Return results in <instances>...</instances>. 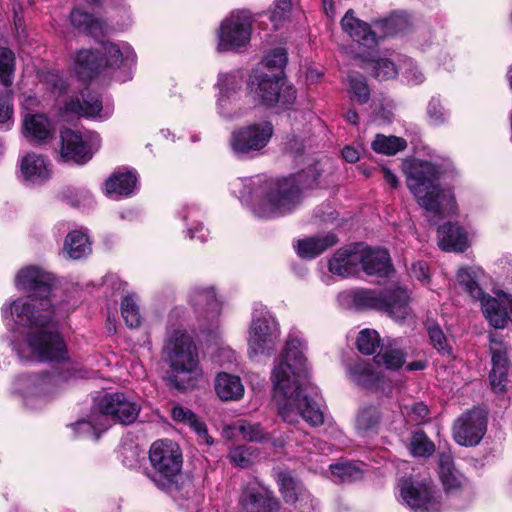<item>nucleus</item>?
I'll use <instances>...</instances> for the list:
<instances>
[{"label": "nucleus", "mask_w": 512, "mask_h": 512, "mask_svg": "<svg viewBox=\"0 0 512 512\" xmlns=\"http://www.w3.org/2000/svg\"><path fill=\"white\" fill-rule=\"evenodd\" d=\"M303 349L299 338H288L284 358L273 370L275 397L279 414L285 422L292 424L302 418L312 426H319L324 417L317 404L306 394L310 383Z\"/></svg>", "instance_id": "1"}, {"label": "nucleus", "mask_w": 512, "mask_h": 512, "mask_svg": "<svg viewBox=\"0 0 512 512\" xmlns=\"http://www.w3.org/2000/svg\"><path fill=\"white\" fill-rule=\"evenodd\" d=\"M314 168L282 180H266L260 176L239 179L234 188L240 199L260 218H275L291 213L301 202L302 191L316 183Z\"/></svg>", "instance_id": "2"}, {"label": "nucleus", "mask_w": 512, "mask_h": 512, "mask_svg": "<svg viewBox=\"0 0 512 512\" xmlns=\"http://www.w3.org/2000/svg\"><path fill=\"white\" fill-rule=\"evenodd\" d=\"M406 184L426 216L437 220L456 212V200L450 189L442 188L439 178L443 166L426 160L412 159L403 164Z\"/></svg>", "instance_id": "3"}, {"label": "nucleus", "mask_w": 512, "mask_h": 512, "mask_svg": "<svg viewBox=\"0 0 512 512\" xmlns=\"http://www.w3.org/2000/svg\"><path fill=\"white\" fill-rule=\"evenodd\" d=\"M170 367L168 380L177 390L194 388L202 378L198 349L192 337L184 331H173L166 345Z\"/></svg>", "instance_id": "4"}, {"label": "nucleus", "mask_w": 512, "mask_h": 512, "mask_svg": "<svg viewBox=\"0 0 512 512\" xmlns=\"http://www.w3.org/2000/svg\"><path fill=\"white\" fill-rule=\"evenodd\" d=\"M487 275L477 266L463 267L457 271L456 287L480 304L483 315L489 320H512V296L502 291L495 296L485 292Z\"/></svg>", "instance_id": "5"}, {"label": "nucleus", "mask_w": 512, "mask_h": 512, "mask_svg": "<svg viewBox=\"0 0 512 512\" xmlns=\"http://www.w3.org/2000/svg\"><path fill=\"white\" fill-rule=\"evenodd\" d=\"M339 300L357 310L382 311L388 317L398 320L410 317L409 293L407 289L398 285L384 292L364 288L347 290L339 294Z\"/></svg>", "instance_id": "6"}, {"label": "nucleus", "mask_w": 512, "mask_h": 512, "mask_svg": "<svg viewBox=\"0 0 512 512\" xmlns=\"http://www.w3.org/2000/svg\"><path fill=\"white\" fill-rule=\"evenodd\" d=\"M75 303L49 295L31 294L8 299L1 308L4 318L21 320H61L69 317Z\"/></svg>", "instance_id": "7"}, {"label": "nucleus", "mask_w": 512, "mask_h": 512, "mask_svg": "<svg viewBox=\"0 0 512 512\" xmlns=\"http://www.w3.org/2000/svg\"><path fill=\"white\" fill-rule=\"evenodd\" d=\"M150 469L147 477L161 490H178V477L182 469V454L178 445L170 440L155 441L149 450Z\"/></svg>", "instance_id": "8"}, {"label": "nucleus", "mask_w": 512, "mask_h": 512, "mask_svg": "<svg viewBox=\"0 0 512 512\" xmlns=\"http://www.w3.org/2000/svg\"><path fill=\"white\" fill-rule=\"evenodd\" d=\"M17 330L25 334V341L35 359L40 362L66 360L68 351L63 337L49 322H14Z\"/></svg>", "instance_id": "9"}, {"label": "nucleus", "mask_w": 512, "mask_h": 512, "mask_svg": "<svg viewBox=\"0 0 512 512\" xmlns=\"http://www.w3.org/2000/svg\"><path fill=\"white\" fill-rule=\"evenodd\" d=\"M248 90L255 101L267 107L288 109L296 100V89L284 77L258 69L249 78Z\"/></svg>", "instance_id": "10"}, {"label": "nucleus", "mask_w": 512, "mask_h": 512, "mask_svg": "<svg viewBox=\"0 0 512 512\" xmlns=\"http://www.w3.org/2000/svg\"><path fill=\"white\" fill-rule=\"evenodd\" d=\"M253 32V18L250 12L236 10L226 16L217 29L216 50L223 52H239L246 48Z\"/></svg>", "instance_id": "11"}, {"label": "nucleus", "mask_w": 512, "mask_h": 512, "mask_svg": "<svg viewBox=\"0 0 512 512\" xmlns=\"http://www.w3.org/2000/svg\"><path fill=\"white\" fill-rule=\"evenodd\" d=\"M405 23L406 20L404 16L393 14L376 23L375 29L372 30L366 22L356 18L352 10H348L341 21L345 33H347L353 41L367 48H371L377 44V31L382 32V35L379 37L393 35L398 33L404 27Z\"/></svg>", "instance_id": "12"}, {"label": "nucleus", "mask_w": 512, "mask_h": 512, "mask_svg": "<svg viewBox=\"0 0 512 512\" xmlns=\"http://www.w3.org/2000/svg\"><path fill=\"white\" fill-rule=\"evenodd\" d=\"M273 135L268 121L248 124L235 129L230 136V147L238 157H254L263 150Z\"/></svg>", "instance_id": "13"}, {"label": "nucleus", "mask_w": 512, "mask_h": 512, "mask_svg": "<svg viewBox=\"0 0 512 512\" xmlns=\"http://www.w3.org/2000/svg\"><path fill=\"white\" fill-rule=\"evenodd\" d=\"M60 157L65 162L84 164L88 162L100 146L99 136L95 133L82 135L71 129H64L60 134Z\"/></svg>", "instance_id": "14"}, {"label": "nucleus", "mask_w": 512, "mask_h": 512, "mask_svg": "<svg viewBox=\"0 0 512 512\" xmlns=\"http://www.w3.org/2000/svg\"><path fill=\"white\" fill-rule=\"evenodd\" d=\"M94 409L102 420L111 418L122 424L133 423L139 414L140 406L124 393H105L94 399Z\"/></svg>", "instance_id": "15"}, {"label": "nucleus", "mask_w": 512, "mask_h": 512, "mask_svg": "<svg viewBox=\"0 0 512 512\" xmlns=\"http://www.w3.org/2000/svg\"><path fill=\"white\" fill-rule=\"evenodd\" d=\"M400 497L414 512H439L440 505L426 481L405 479L399 483Z\"/></svg>", "instance_id": "16"}, {"label": "nucleus", "mask_w": 512, "mask_h": 512, "mask_svg": "<svg viewBox=\"0 0 512 512\" xmlns=\"http://www.w3.org/2000/svg\"><path fill=\"white\" fill-rule=\"evenodd\" d=\"M487 427L485 414L473 409L462 414L453 425L454 440L462 446H475L483 438Z\"/></svg>", "instance_id": "17"}, {"label": "nucleus", "mask_w": 512, "mask_h": 512, "mask_svg": "<svg viewBox=\"0 0 512 512\" xmlns=\"http://www.w3.org/2000/svg\"><path fill=\"white\" fill-rule=\"evenodd\" d=\"M54 276L41 266L28 265L17 271L14 277V286L19 291H30L33 294L49 295L57 298L53 293Z\"/></svg>", "instance_id": "18"}, {"label": "nucleus", "mask_w": 512, "mask_h": 512, "mask_svg": "<svg viewBox=\"0 0 512 512\" xmlns=\"http://www.w3.org/2000/svg\"><path fill=\"white\" fill-rule=\"evenodd\" d=\"M240 505L244 512H278L280 502L273 492L257 482H251L243 489Z\"/></svg>", "instance_id": "19"}, {"label": "nucleus", "mask_w": 512, "mask_h": 512, "mask_svg": "<svg viewBox=\"0 0 512 512\" xmlns=\"http://www.w3.org/2000/svg\"><path fill=\"white\" fill-rule=\"evenodd\" d=\"M75 114L85 117L107 118L112 114L110 107H102L100 96L88 89L81 92L80 96L70 97L61 108V115Z\"/></svg>", "instance_id": "20"}, {"label": "nucleus", "mask_w": 512, "mask_h": 512, "mask_svg": "<svg viewBox=\"0 0 512 512\" xmlns=\"http://www.w3.org/2000/svg\"><path fill=\"white\" fill-rule=\"evenodd\" d=\"M280 492L287 503L296 504L300 512H316L318 501L290 473L279 474Z\"/></svg>", "instance_id": "21"}, {"label": "nucleus", "mask_w": 512, "mask_h": 512, "mask_svg": "<svg viewBox=\"0 0 512 512\" xmlns=\"http://www.w3.org/2000/svg\"><path fill=\"white\" fill-rule=\"evenodd\" d=\"M19 179L27 185H41L51 178L52 165L43 155L28 152L18 161Z\"/></svg>", "instance_id": "22"}, {"label": "nucleus", "mask_w": 512, "mask_h": 512, "mask_svg": "<svg viewBox=\"0 0 512 512\" xmlns=\"http://www.w3.org/2000/svg\"><path fill=\"white\" fill-rule=\"evenodd\" d=\"M23 136L32 143L44 144L55 135L54 123L42 113H26L22 120Z\"/></svg>", "instance_id": "23"}, {"label": "nucleus", "mask_w": 512, "mask_h": 512, "mask_svg": "<svg viewBox=\"0 0 512 512\" xmlns=\"http://www.w3.org/2000/svg\"><path fill=\"white\" fill-rule=\"evenodd\" d=\"M359 253L362 256L359 259V265L367 275L384 278L393 271L390 256L386 250L359 243Z\"/></svg>", "instance_id": "24"}, {"label": "nucleus", "mask_w": 512, "mask_h": 512, "mask_svg": "<svg viewBox=\"0 0 512 512\" xmlns=\"http://www.w3.org/2000/svg\"><path fill=\"white\" fill-rule=\"evenodd\" d=\"M359 243L338 249L329 260V271L342 278L354 275L359 269Z\"/></svg>", "instance_id": "25"}, {"label": "nucleus", "mask_w": 512, "mask_h": 512, "mask_svg": "<svg viewBox=\"0 0 512 512\" xmlns=\"http://www.w3.org/2000/svg\"><path fill=\"white\" fill-rule=\"evenodd\" d=\"M277 336V322H252L249 346L254 354H264L272 349Z\"/></svg>", "instance_id": "26"}, {"label": "nucleus", "mask_w": 512, "mask_h": 512, "mask_svg": "<svg viewBox=\"0 0 512 512\" xmlns=\"http://www.w3.org/2000/svg\"><path fill=\"white\" fill-rule=\"evenodd\" d=\"M63 380H65L63 375H27L18 377L15 386L21 393L46 395Z\"/></svg>", "instance_id": "27"}, {"label": "nucleus", "mask_w": 512, "mask_h": 512, "mask_svg": "<svg viewBox=\"0 0 512 512\" xmlns=\"http://www.w3.org/2000/svg\"><path fill=\"white\" fill-rule=\"evenodd\" d=\"M190 303L198 310L206 312L207 317H216L222 309V301L213 286L194 287L189 294Z\"/></svg>", "instance_id": "28"}, {"label": "nucleus", "mask_w": 512, "mask_h": 512, "mask_svg": "<svg viewBox=\"0 0 512 512\" xmlns=\"http://www.w3.org/2000/svg\"><path fill=\"white\" fill-rule=\"evenodd\" d=\"M399 58L401 57L397 59L386 56L364 58L362 68L379 81L394 79L400 71Z\"/></svg>", "instance_id": "29"}, {"label": "nucleus", "mask_w": 512, "mask_h": 512, "mask_svg": "<svg viewBox=\"0 0 512 512\" xmlns=\"http://www.w3.org/2000/svg\"><path fill=\"white\" fill-rule=\"evenodd\" d=\"M438 244L446 251L461 252L468 246L465 230L457 224L447 223L438 228Z\"/></svg>", "instance_id": "30"}, {"label": "nucleus", "mask_w": 512, "mask_h": 512, "mask_svg": "<svg viewBox=\"0 0 512 512\" xmlns=\"http://www.w3.org/2000/svg\"><path fill=\"white\" fill-rule=\"evenodd\" d=\"M337 243V236L334 233H328L321 236L300 239L297 241L295 247L297 254L301 258L312 259Z\"/></svg>", "instance_id": "31"}, {"label": "nucleus", "mask_w": 512, "mask_h": 512, "mask_svg": "<svg viewBox=\"0 0 512 512\" xmlns=\"http://www.w3.org/2000/svg\"><path fill=\"white\" fill-rule=\"evenodd\" d=\"M137 186V177L133 171L119 170L105 182L106 193L114 198L131 195Z\"/></svg>", "instance_id": "32"}, {"label": "nucleus", "mask_w": 512, "mask_h": 512, "mask_svg": "<svg viewBox=\"0 0 512 512\" xmlns=\"http://www.w3.org/2000/svg\"><path fill=\"white\" fill-rule=\"evenodd\" d=\"M103 54V67H120L125 62H133L135 54L133 49L127 43L104 42L101 45Z\"/></svg>", "instance_id": "33"}, {"label": "nucleus", "mask_w": 512, "mask_h": 512, "mask_svg": "<svg viewBox=\"0 0 512 512\" xmlns=\"http://www.w3.org/2000/svg\"><path fill=\"white\" fill-rule=\"evenodd\" d=\"M215 389L217 395L224 401L240 400L245 391L240 377L225 372L217 375Z\"/></svg>", "instance_id": "34"}, {"label": "nucleus", "mask_w": 512, "mask_h": 512, "mask_svg": "<svg viewBox=\"0 0 512 512\" xmlns=\"http://www.w3.org/2000/svg\"><path fill=\"white\" fill-rule=\"evenodd\" d=\"M103 68V59L93 50L83 49L76 53L73 70L81 78H92Z\"/></svg>", "instance_id": "35"}, {"label": "nucleus", "mask_w": 512, "mask_h": 512, "mask_svg": "<svg viewBox=\"0 0 512 512\" xmlns=\"http://www.w3.org/2000/svg\"><path fill=\"white\" fill-rule=\"evenodd\" d=\"M172 418L190 426L198 435L199 441L207 445L213 444V438L208 434L206 425L189 409L176 405L171 410Z\"/></svg>", "instance_id": "36"}, {"label": "nucleus", "mask_w": 512, "mask_h": 512, "mask_svg": "<svg viewBox=\"0 0 512 512\" xmlns=\"http://www.w3.org/2000/svg\"><path fill=\"white\" fill-rule=\"evenodd\" d=\"M201 211L194 205L186 206L181 211V218L187 226L186 236L190 239H197L206 242L209 230L199 221Z\"/></svg>", "instance_id": "37"}, {"label": "nucleus", "mask_w": 512, "mask_h": 512, "mask_svg": "<svg viewBox=\"0 0 512 512\" xmlns=\"http://www.w3.org/2000/svg\"><path fill=\"white\" fill-rule=\"evenodd\" d=\"M489 342L492 358V379H496L497 373H500V377H503L505 369H508L506 346L497 333L489 334Z\"/></svg>", "instance_id": "38"}, {"label": "nucleus", "mask_w": 512, "mask_h": 512, "mask_svg": "<svg viewBox=\"0 0 512 512\" xmlns=\"http://www.w3.org/2000/svg\"><path fill=\"white\" fill-rule=\"evenodd\" d=\"M64 252L71 259L78 260L91 252L88 236L82 231H72L65 239Z\"/></svg>", "instance_id": "39"}, {"label": "nucleus", "mask_w": 512, "mask_h": 512, "mask_svg": "<svg viewBox=\"0 0 512 512\" xmlns=\"http://www.w3.org/2000/svg\"><path fill=\"white\" fill-rule=\"evenodd\" d=\"M347 92L351 101L360 105L366 104L370 100V87L366 78L359 73L352 72L348 75Z\"/></svg>", "instance_id": "40"}, {"label": "nucleus", "mask_w": 512, "mask_h": 512, "mask_svg": "<svg viewBox=\"0 0 512 512\" xmlns=\"http://www.w3.org/2000/svg\"><path fill=\"white\" fill-rule=\"evenodd\" d=\"M350 378L358 385L372 387L380 379L372 364L359 360L349 367Z\"/></svg>", "instance_id": "41"}, {"label": "nucleus", "mask_w": 512, "mask_h": 512, "mask_svg": "<svg viewBox=\"0 0 512 512\" xmlns=\"http://www.w3.org/2000/svg\"><path fill=\"white\" fill-rule=\"evenodd\" d=\"M71 23L80 31H84L92 36H98L103 33L104 23L80 9H74L71 12Z\"/></svg>", "instance_id": "42"}, {"label": "nucleus", "mask_w": 512, "mask_h": 512, "mask_svg": "<svg viewBox=\"0 0 512 512\" xmlns=\"http://www.w3.org/2000/svg\"><path fill=\"white\" fill-rule=\"evenodd\" d=\"M16 71V57L7 47H0V84L3 89H10Z\"/></svg>", "instance_id": "43"}, {"label": "nucleus", "mask_w": 512, "mask_h": 512, "mask_svg": "<svg viewBox=\"0 0 512 512\" xmlns=\"http://www.w3.org/2000/svg\"><path fill=\"white\" fill-rule=\"evenodd\" d=\"M332 481L335 483H351L362 478L363 471L354 463H337L330 465Z\"/></svg>", "instance_id": "44"}, {"label": "nucleus", "mask_w": 512, "mask_h": 512, "mask_svg": "<svg viewBox=\"0 0 512 512\" xmlns=\"http://www.w3.org/2000/svg\"><path fill=\"white\" fill-rule=\"evenodd\" d=\"M217 112L226 120H234L242 116V110L239 106V98L235 95L218 92Z\"/></svg>", "instance_id": "45"}, {"label": "nucleus", "mask_w": 512, "mask_h": 512, "mask_svg": "<svg viewBox=\"0 0 512 512\" xmlns=\"http://www.w3.org/2000/svg\"><path fill=\"white\" fill-rule=\"evenodd\" d=\"M106 428V424L95 409L89 420H80L73 425V429L78 435L91 437L96 440L99 438L100 433L106 430Z\"/></svg>", "instance_id": "46"}, {"label": "nucleus", "mask_w": 512, "mask_h": 512, "mask_svg": "<svg viewBox=\"0 0 512 512\" xmlns=\"http://www.w3.org/2000/svg\"><path fill=\"white\" fill-rule=\"evenodd\" d=\"M407 147L405 139L396 136H385L377 134L372 142V148L377 153L394 155Z\"/></svg>", "instance_id": "47"}, {"label": "nucleus", "mask_w": 512, "mask_h": 512, "mask_svg": "<svg viewBox=\"0 0 512 512\" xmlns=\"http://www.w3.org/2000/svg\"><path fill=\"white\" fill-rule=\"evenodd\" d=\"M399 60L401 75L408 85H420L426 80L422 69L413 59L403 56Z\"/></svg>", "instance_id": "48"}, {"label": "nucleus", "mask_w": 512, "mask_h": 512, "mask_svg": "<svg viewBox=\"0 0 512 512\" xmlns=\"http://www.w3.org/2000/svg\"><path fill=\"white\" fill-rule=\"evenodd\" d=\"M375 359L387 369L398 370L406 362V353L400 348L389 346L377 354Z\"/></svg>", "instance_id": "49"}, {"label": "nucleus", "mask_w": 512, "mask_h": 512, "mask_svg": "<svg viewBox=\"0 0 512 512\" xmlns=\"http://www.w3.org/2000/svg\"><path fill=\"white\" fill-rule=\"evenodd\" d=\"M242 83V73L240 71H231L228 73H220L216 86L219 92H224V90H226V94L238 96Z\"/></svg>", "instance_id": "50"}, {"label": "nucleus", "mask_w": 512, "mask_h": 512, "mask_svg": "<svg viewBox=\"0 0 512 512\" xmlns=\"http://www.w3.org/2000/svg\"><path fill=\"white\" fill-rule=\"evenodd\" d=\"M380 341L376 330L363 329L359 332L356 340L357 349L364 355H372L380 346Z\"/></svg>", "instance_id": "51"}, {"label": "nucleus", "mask_w": 512, "mask_h": 512, "mask_svg": "<svg viewBox=\"0 0 512 512\" xmlns=\"http://www.w3.org/2000/svg\"><path fill=\"white\" fill-rule=\"evenodd\" d=\"M13 92L11 89L0 91V126L8 130L13 124Z\"/></svg>", "instance_id": "52"}, {"label": "nucleus", "mask_w": 512, "mask_h": 512, "mask_svg": "<svg viewBox=\"0 0 512 512\" xmlns=\"http://www.w3.org/2000/svg\"><path fill=\"white\" fill-rule=\"evenodd\" d=\"M257 457V450L254 447L245 445L237 446L231 449L229 453L230 460L241 468L251 466Z\"/></svg>", "instance_id": "53"}, {"label": "nucleus", "mask_w": 512, "mask_h": 512, "mask_svg": "<svg viewBox=\"0 0 512 512\" xmlns=\"http://www.w3.org/2000/svg\"><path fill=\"white\" fill-rule=\"evenodd\" d=\"M434 450L435 445L423 431H417L412 435L410 440V451L412 455L419 457L430 456Z\"/></svg>", "instance_id": "54"}, {"label": "nucleus", "mask_w": 512, "mask_h": 512, "mask_svg": "<svg viewBox=\"0 0 512 512\" xmlns=\"http://www.w3.org/2000/svg\"><path fill=\"white\" fill-rule=\"evenodd\" d=\"M427 116L431 124L441 125L449 119L450 114L439 98L432 97L427 105Z\"/></svg>", "instance_id": "55"}, {"label": "nucleus", "mask_w": 512, "mask_h": 512, "mask_svg": "<svg viewBox=\"0 0 512 512\" xmlns=\"http://www.w3.org/2000/svg\"><path fill=\"white\" fill-rule=\"evenodd\" d=\"M237 430L248 441H262L265 439L264 429L259 423H252L247 420H240L237 424Z\"/></svg>", "instance_id": "56"}, {"label": "nucleus", "mask_w": 512, "mask_h": 512, "mask_svg": "<svg viewBox=\"0 0 512 512\" xmlns=\"http://www.w3.org/2000/svg\"><path fill=\"white\" fill-rule=\"evenodd\" d=\"M287 62L286 51L283 48L273 49L270 53H268L264 60L263 64L268 69H275L277 72L275 74H279L282 76V69Z\"/></svg>", "instance_id": "57"}, {"label": "nucleus", "mask_w": 512, "mask_h": 512, "mask_svg": "<svg viewBox=\"0 0 512 512\" xmlns=\"http://www.w3.org/2000/svg\"><path fill=\"white\" fill-rule=\"evenodd\" d=\"M121 314L125 320H139L140 306L138 297L135 294H129L122 298L121 301Z\"/></svg>", "instance_id": "58"}, {"label": "nucleus", "mask_w": 512, "mask_h": 512, "mask_svg": "<svg viewBox=\"0 0 512 512\" xmlns=\"http://www.w3.org/2000/svg\"><path fill=\"white\" fill-rule=\"evenodd\" d=\"M380 419V413L374 406L366 407L358 415L357 426L362 430L374 428Z\"/></svg>", "instance_id": "59"}, {"label": "nucleus", "mask_w": 512, "mask_h": 512, "mask_svg": "<svg viewBox=\"0 0 512 512\" xmlns=\"http://www.w3.org/2000/svg\"><path fill=\"white\" fill-rule=\"evenodd\" d=\"M100 286L106 294H115L125 289L126 283L117 274L107 273L101 280Z\"/></svg>", "instance_id": "60"}, {"label": "nucleus", "mask_w": 512, "mask_h": 512, "mask_svg": "<svg viewBox=\"0 0 512 512\" xmlns=\"http://www.w3.org/2000/svg\"><path fill=\"white\" fill-rule=\"evenodd\" d=\"M428 333L431 343L440 353H449L450 348L447 343V338L438 325L433 324L429 326Z\"/></svg>", "instance_id": "61"}, {"label": "nucleus", "mask_w": 512, "mask_h": 512, "mask_svg": "<svg viewBox=\"0 0 512 512\" xmlns=\"http://www.w3.org/2000/svg\"><path fill=\"white\" fill-rule=\"evenodd\" d=\"M291 6V0H279L275 4L270 16V19L275 26H278V24L285 19V16L290 11Z\"/></svg>", "instance_id": "62"}, {"label": "nucleus", "mask_w": 512, "mask_h": 512, "mask_svg": "<svg viewBox=\"0 0 512 512\" xmlns=\"http://www.w3.org/2000/svg\"><path fill=\"white\" fill-rule=\"evenodd\" d=\"M440 479L447 491L457 489L461 485L460 475L456 470L446 475L440 476Z\"/></svg>", "instance_id": "63"}, {"label": "nucleus", "mask_w": 512, "mask_h": 512, "mask_svg": "<svg viewBox=\"0 0 512 512\" xmlns=\"http://www.w3.org/2000/svg\"><path fill=\"white\" fill-rule=\"evenodd\" d=\"M455 471L453 458L450 453H441L439 456V475L443 476Z\"/></svg>", "instance_id": "64"}]
</instances>
